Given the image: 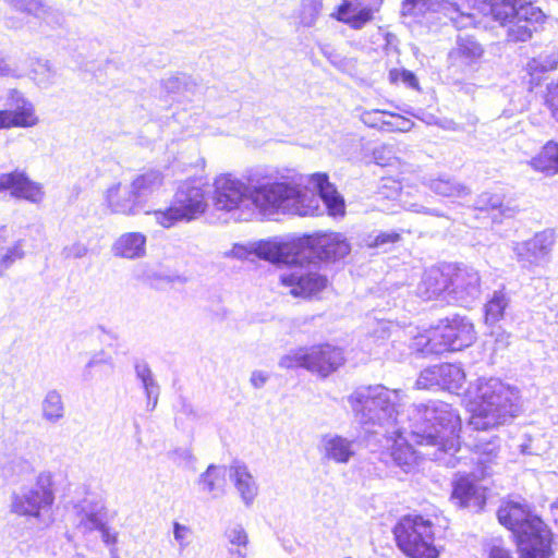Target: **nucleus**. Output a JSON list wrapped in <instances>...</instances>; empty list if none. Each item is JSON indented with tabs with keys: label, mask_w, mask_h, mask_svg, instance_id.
<instances>
[{
	"label": "nucleus",
	"mask_w": 558,
	"mask_h": 558,
	"mask_svg": "<svg viewBox=\"0 0 558 558\" xmlns=\"http://www.w3.org/2000/svg\"><path fill=\"white\" fill-rule=\"evenodd\" d=\"M461 418L457 410L444 401L413 404L409 409L408 426L391 430L395 437L391 458L405 473L414 469L418 457L440 460L454 453L460 446Z\"/></svg>",
	"instance_id": "f257e3e1"
},
{
	"label": "nucleus",
	"mask_w": 558,
	"mask_h": 558,
	"mask_svg": "<svg viewBox=\"0 0 558 558\" xmlns=\"http://www.w3.org/2000/svg\"><path fill=\"white\" fill-rule=\"evenodd\" d=\"M466 395L472 405L469 424L476 430L505 425L520 412L519 391L498 378H478Z\"/></svg>",
	"instance_id": "f03ea898"
},
{
	"label": "nucleus",
	"mask_w": 558,
	"mask_h": 558,
	"mask_svg": "<svg viewBox=\"0 0 558 558\" xmlns=\"http://www.w3.org/2000/svg\"><path fill=\"white\" fill-rule=\"evenodd\" d=\"M487 14L506 31L510 44L526 43L541 33L547 15L532 0H481Z\"/></svg>",
	"instance_id": "7ed1b4c3"
},
{
	"label": "nucleus",
	"mask_w": 558,
	"mask_h": 558,
	"mask_svg": "<svg viewBox=\"0 0 558 558\" xmlns=\"http://www.w3.org/2000/svg\"><path fill=\"white\" fill-rule=\"evenodd\" d=\"M398 400V390H389L381 385L361 386L348 397L359 422L367 428L378 426L385 435L404 425L397 410Z\"/></svg>",
	"instance_id": "20e7f679"
},
{
	"label": "nucleus",
	"mask_w": 558,
	"mask_h": 558,
	"mask_svg": "<svg viewBox=\"0 0 558 558\" xmlns=\"http://www.w3.org/2000/svg\"><path fill=\"white\" fill-rule=\"evenodd\" d=\"M248 198L264 211L290 213L298 216H314L318 203L305 186L293 182H268L250 190Z\"/></svg>",
	"instance_id": "39448f33"
},
{
	"label": "nucleus",
	"mask_w": 558,
	"mask_h": 558,
	"mask_svg": "<svg viewBox=\"0 0 558 558\" xmlns=\"http://www.w3.org/2000/svg\"><path fill=\"white\" fill-rule=\"evenodd\" d=\"M478 275L471 274L454 264L432 266L425 270L418 284V295L424 301H444L461 288L478 286Z\"/></svg>",
	"instance_id": "423d86ee"
},
{
	"label": "nucleus",
	"mask_w": 558,
	"mask_h": 558,
	"mask_svg": "<svg viewBox=\"0 0 558 558\" xmlns=\"http://www.w3.org/2000/svg\"><path fill=\"white\" fill-rule=\"evenodd\" d=\"M398 547L411 558H437L433 523L422 515H405L393 527Z\"/></svg>",
	"instance_id": "0eeeda50"
},
{
	"label": "nucleus",
	"mask_w": 558,
	"mask_h": 558,
	"mask_svg": "<svg viewBox=\"0 0 558 558\" xmlns=\"http://www.w3.org/2000/svg\"><path fill=\"white\" fill-rule=\"evenodd\" d=\"M205 191L193 181H184L173 195L171 204L165 209L155 210L154 216L162 228H171L181 221H192L207 209Z\"/></svg>",
	"instance_id": "6e6552de"
},
{
	"label": "nucleus",
	"mask_w": 558,
	"mask_h": 558,
	"mask_svg": "<svg viewBox=\"0 0 558 558\" xmlns=\"http://www.w3.org/2000/svg\"><path fill=\"white\" fill-rule=\"evenodd\" d=\"M301 259L313 256L322 262L335 263L351 252L348 239L335 231H318L299 235Z\"/></svg>",
	"instance_id": "1a4fd4ad"
},
{
	"label": "nucleus",
	"mask_w": 558,
	"mask_h": 558,
	"mask_svg": "<svg viewBox=\"0 0 558 558\" xmlns=\"http://www.w3.org/2000/svg\"><path fill=\"white\" fill-rule=\"evenodd\" d=\"M476 340L474 325L458 315L441 319L427 331V342L430 349L446 347L448 349H468Z\"/></svg>",
	"instance_id": "9d476101"
},
{
	"label": "nucleus",
	"mask_w": 558,
	"mask_h": 558,
	"mask_svg": "<svg viewBox=\"0 0 558 558\" xmlns=\"http://www.w3.org/2000/svg\"><path fill=\"white\" fill-rule=\"evenodd\" d=\"M279 282L296 299H319L329 287V278L317 268L296 267L280 275Z\"/></svg>",
	"instance_id": "9b49d317"
},
{
	"label": "nucleus",
	"mask_w": 558,
	"mask_h": 558,
	"mask_svg": "<svg viewBox=\"0 0 558 558\" xmlns=\"http://www.w3.org/2000/svg\"><path fill=\"white\" fill-rule=\"evenodd\" d=\"M53 500L49 477L39 476L35 485L22 488L13 495L11 509L19 515L39 518L43 511L51 507Z\"/></svg>",
	"instance_id": "f8f14e48"
},
{
	"label": "nucleus",
	"mask_w": 558,
	"mask_h": 558,
	"mask_svg": "<svg viewBox=\"0 0 558 558\" xmlns=\"http://www.w3.org/2000/svg\"><path fill=\"white\" fill-rule=\"evenodd\" d=\"M464 383V371L457 364L446 363L424 369L416 380V387L418 389H429L439 386L458 393Z\"/></svg>",
	"instance_id": "ddd939ff"
},
{
	"label": "nucleus",
	"mask_w": 558,
	"mask_h": 558,
	"mask_svg": "<svg viewBox=\"0 0 558 558\" xmlns=\"http://www.w3.org/2000/svg\"><path fill=\"white\" fill-rule=\"evenodd\" d=\"M343 362L342 351H310L295 357L286 355L281 359L280 365L287 368L301 366L325 377L341 366Z\"/></svg>",
	"instance_id": "4468645a"
},
{
	"label": "nucleus",
	"mask_w": 558,
	"mask_h": 558,
	"mask_svg": "<svg viewBox=\"0 0 558 558\" xmlns=\"http://www.w3.org/2000/svg\"><path fill=\"white\" fill-rule=\"evenodd\" d=\"M485 49L473 36L460 35L456 46L447 56L448 68L456 72H468L475 70L483 61Z\"/></svg>",
	"instance_id": "2eb2a0df"
},
{
	"label": "nucleus",
	"mask_w": 558,
	"mask_h": 558,
	"mask_svg": "<svg viewBox=\"0 0 558 558\" xmlns=\"http://www.w3.org/2000/svg\"><path fill=\"white\" fill-rule=\"evenodd\" d=\"M497 518L501 525L514 534L515 538L519 534L534 529L533 525H536L534 520H542L532 512L530 505L525 500L504 501L497 511Z\"/></svg>",
	"instance_id": "dca6fc26"
},
{
	"label": "nucleus",
	"mask_w": 558,
	"mask_h": 558,
	"mask_svg": "<svg viewBox=\"0 0 558 558\" xmlns=\"http://www.w3.org/2000/svg\"><path fill=\"white\" fill-rule=\"evenodd\" d=\"M534 529L517 537L518 549L522 558H550L553 533L543 520H536Z\"/></svg>",
	"instance_id": "f3484780"
},
{
	"label": "nucleus",
	"mask_w": 558,
	"mask_h": 558,
	"mask_svg": "<svg viewBox=\"0 0 558 558\" xmlns=\"http://www.w3.org/2000/svg\"><path fill=\"white\" fill-rule=\"evenodd\" d=\"M214 203L220 210L238 209L248 198L250 190L231 174H221L215 180Z\"/></svg>",
	"instance_id": "a211bd4d"
},
{
	"label": "nucleus",
	"mask_w": 558,
	"mask_h": 558,
	"mask_svg": "<svg viewBox=\"0 0 558 558\" xmlns=\"http://www.w3.org/2000/svg\"><path fill=\"white\" fill-rule=\"evenodd\" d=\"M255 254L274 264H295L300 262V239L290 238L286 241H259L254 250Z\"/></svg>",
	"instance_id": "6ab92c4d"
},
{
	"label": "nucleus",
	"mask_w": 558,
	"mask_h": 558,
	"mask_svg": "<svg viewBox=\"0 0 558 558\" xmlns=\"http://www.w3.org/2000/svg\"><path fill=\"white\" fill-rule=\"evenodd\" d=\"M7 191L15 198L32 203H38L44 197L41 185L31 180L24 171L17 169L0 174V193Z\"/></svg>",
	"instance_id": "aec40b11"
},
{
	"label": "nucleus",
	"mask_w": 558,
	"mask_h": 558,
	"mask_svg": "<svg viewBox=\"0 0 558 558\" xmlns=\"http://www.w3.org/2000/svg\"><path fill=\"white\" fill-rule=\"evenodd\" d=\"M383 0H378L376 7L357 5L351 0H342L341 3L331 13V17L341 22L352 29H361L375 19V14L379 12Z\"/></svg>",
	"instance_id": "412c9836"
},
{
	"label": "nucleus",
	"mask_w": 558,
	"mask_h": 558,
	"mask_svg": "<svg viewBox=\"0 0 558 558\" xmlns=\"http://www.w3.org/2000/svg\"><path fill=\"white\" fill-rule=\"evenodd\" d=\"M229 477L242 502L246 507H251L258 495L259 486L247 465L243 462L234 461L229 466Z\"/></svg>",
	"instance_id": "4be33fe9"
},
{
	"label": "nucleus",
	"mask_w": 558,
	"mask_h": 558,
	"mask_svg": "<svg viewBox=\"0 0 558 558\" xmlns=\"http://www.w3.org/2000/svg\"><path fill=\"white\" fill-rule=\"evenodd\" d=\"M38 123L33 104L25 98H19L16 108L0 109V130H9L14 128H32Z\"/></svg>",
	"instance_id": "5701e85b"
},
{
	"label": "nucleus",
	"mask_w": 558,
	"mask_h": 558,
	"mask_svg": "<svg viewBox=\"0 0 558 558\" xmlns=\"http://www.w3.org/2000/svg\"><path fill=\"white\" fill-rule=\"evenodd\" d=\"M451 499L459 507L475 510L482 509L485 504L483 492L465 476L454 482Z\"/></svg>",
	"instance_id": "b1692460"
},
{
	"label": "nucleus",
	"mask_w": 558,
	"mask_h": 558,
	"mask_svg": "<svg viewBox=\"0 0 558 558\" xmlns=\"http://www.w3.org/2000/svg\"><path fill=\"white\" fill-rule=\"evenodd\" d=\"M112 252L120 258L143 257L146 253V236L142 232H125L114 241Z\"/></svg>",
	"instance_id": "393cba45"
},
{
	"label": "nucleus",
	"mask_w": 558,
	"mask_h": 558,
	"mask_svg": "<svg viewBox=\"0 0 558 558\" xmlns=\"http://www.w3.org/2000/svg\"><path fill=\"white\" fill-rule=\"evenodd\" d=\"M354 441L340 435H325L322 439L324 457L336 463H348L354 456Z\"/></svg>",
	"instance_id": "a878e982"
},
{
	"label": "nucleus",
	"mask_w": 558,
	"mask_h": 558,
	"mask_svg": "<svg viewBox=\"0 0 558 558\" xmlns=\"http://www.w3.org/2000/svg\"><path fill=\"white\" fill-rule=\"evenodd\" d=\"M529 165L537 172L546 175L558 173V142H546L539 151L531 158Z\"/></svg>",
	"instance_id": "bb28decb"
},
{
	"label": "nucleus",
	"mask_w": 558,
	"mask_h": 558,
	"mask_svg": "<svg viewBox=\"0 0 558 558\" xmlns=\"http://www.w3.org/2000/svg\"><path fill=\"white\" fill-rule=\"evenodd\" d=\"M136 378L141 381L142 388L146 396V410L153 412L158 403L160 395V386L157 383L153 371L146 362H136L135 364Z\"/></svg>",
	"instance_id": "cd10ccee"
},
{
	"label": "nucleus",
	"mask_w": 558,
	"mask_h": 558,
	"mask_svg": "<svg viewBox=\"0 0 558 558\" xmlns=\"http://www.w3.org/2000/svg\"><path fill=\"white\" fill-rule=\"evenodd\" d=\"M41 418L51 425H57L65 417V404L61 393L51 389L45 395L41 404Z\"/></svg>",
	"instance_id": "c85d7f7f"
},
{
	"label": "nucleus",
	"mask_w": 558,
	"mask_h": 558,
	"mask_svg": "<svg viewBox=\"0 0 558 558\" xmlns=\"http://www.w3.org/2000/svg\"><path fill=\"white\" fill-rule=\"evenodd\" d=\"M225 477L226 470L223 466L210 464L207 470L199 475L198 485L203 492L211 495L213 498H217L225 493Z\"/></svg>",
	"instance_id": "c756f323"
},
{
	"label": "nucleus",
	"mask_w": 558,
	"mask_h": 558,
	"mask_svg": "<svg viewBox=\"0 0 558 558\" xmlns=\"http://www.w3.org/2000/svg\"><path fill=\"white\" fill-rule=\"evenodd\" d=\"M162 185V175L155 171H149L137 175L131 183L129 198L136 203L140 197L150 194Z\"/></svg>",
	"instance_id": "7c9ffc66"
},
{
	"label": "nucleus",
	"mask_w": 558,
	"mask_h": 558,
	"mask_svg": "<svg viewBox=\"0 0 558 558\" xmlns=\"http://www.w3.org/2000/svg\"><path fill=\"white\" fill-rule=\"evenodd\" d=\"M437 0H402L400 15L411 22L421 23L430 12H435Z\"/></svg>",
	"instance_id": "2f4dec72"
},
{
	"label": "nucleus",
	"mask_w": 558,
	"mask_h": 558,
	"mask_svg": "<svg viewBox=\"0 0 558 558\" xmlns=\"http://www.w3.org/2000/svg\"><path fill=\"white\" fill-rule=\"evenodd\" d=\"M105 523V514L102 508L84 507L77 514L76 529L82 533L86 534L93 531H98Z\"/></svg>",
	"instance_id": "473e14b6"
},
{
	"label": "nucleus",
	"mask_w": 558,
	"mask_h": 558,
	"mask_svg": "<svg viewBox=\"0 0 558 558\" xmlns=\"http://www.w3.org/2000/svg\"><path fill=\"white\" fill-rule=\"evenodd\" d=\"M508 299L505 293L497 291L485 304L484 320L486 324H496L505 316Z\"/></svg>",
	"instance_id": "72a5a7b5"
},
{
	"label": "nucleus",
	"mask_w": 558,
	"mask_h": 558,
	"mask_svg": "<svg viewBox=\"0 0 558 558\" xmlns=\"http://www.w3.org/2000/svg\"><path fill=\"white\" fill-rule=\"evenodd\" d=\"M475 452L478 454V463L487 469V464L492 463L499 452V438L494 436L489 439L481 438L474 446Z\"/></svg>",
	"instance_id": "f704fd0d"
},
{
	"label": "nucleus",
	"mask_w": 558,
	"mask_h": 558,
	"mask_svg": "<svg viewBox=\"0 0 558 558\" xmlns=\"http://www.w3.org/2000/svg\"><path fill=\"white\" fill-rule=\"evenodd\" d=\"M381 118L388 124L385 125V132H408L414 125L411 117L389 110L381 109Z\"/></svg>",
	"instance_id": "c9c22d12"
},
{
	"label": "nucleus",
	"mask_w": 558,
	"mask_h": 558,
	"mask_svg": "<svg viewBox=\"0 0 558 558\" xmlns=\"http://www.w3.org/2000/svg\"><path fill=\"white\" fill-rule=\"evenodd\" d=\"M555 232L553 230H543L537 232L529 242V251L534 255H546L555 244Z\"/></svg>",
	"instance_id": "e433bc0d"
},
{
	"label": "nucleus",
	"mask_w": 558,
	"mask_h": 558,
	"mask_svg": "<svg viewBox=\"0 0 558 558\" xmlns=\"http://www.w3.org/2000/svg\"><path fill=\"white\" fill-rule=\"evenodd\" d=\"M226 537L231 545L238 546V549H230V554L236 555L239 558H246V553L242 550L248 544V537L244 527L240 524L230 526L226 531Z\"/></svg>",
	"instance_id": "4c0bfd02"
},
{
	"label": "nucleus",
	"mask_w": 558,
	"mask_h": 558,
	"mask_svg": "<svg viewBox=\"0 0 558 558\" xmlns=\"http://www.w3.org/2000/svg\"><path fill=\"white\" fill-rule=\"evenodd\" d=\"M388 80L392 85L404 84L414 90H420V83L416 75L409 70L397 68L390 69L388 72Z\"/></svg>",
	"instance_id": "58836bf2"
},
{
	"label": "nucleus",
	"mask_w": 558,
	"mask_h": 558,
	"mask_svg": "<svg viewBox=\"0 0 558 558\" xmlns=\"http://www.w3.org/2000/svg\"><path fill=\"white\" fill-rule=\"evenodd\" d=\"M107 206L113 213H124L125 197L121 194V183L113 184L106 192Z\"/></svg>",
	"instance_id": "ea45409f"
},
{
	"label": "nucleus",
	"mask_w": 558,
	"mask_h": 558,
	"mask_svg": "<svg viewBox=\"0 0 558 558\" xmlns=\"http://www.w3.org/2000/svg\"><path fill=\"white\" fill-rule=\"evenodd\" d=\"M402 187V180L392 177H384L381 178L378 194L383 198H396L401 194Z\"/></svg>",
	"instance_id": "a19ab883"
},
{
	"label": "nucleus",
	"mask_w": 558,
	"mask_h": 558,
	"mask_svg": "<svg viewBox=\"0 0 558 558\" xmlns=\"http://www.w3.org/2000/svg\"><path fill=\"white\" fill-rule=\"evenodd\" d=\"M323 202L326 205L327 213L332 217H342L345 213V204L343 197L339 194L338 191H335L324 197H322Z\"/></svg>",
	"instance_id": "79ce46f5"
},
{
	"label": "nucleus",
	"mask_w": 558,
	"mask_h": 558,
	"mask_svg": "<svg viewBox=\"0 0 558 558\" xmlns=\"http://www.w3.org/2000/svg\"><path fill=\"white\" fill-rule=\"evenodd\" d=\"M362 123L369 128L385 132L386 122L381 118V109L363 110L360 114Z\"/></svg>",
	"instance_id": "37998d69"
},
{
	"label": "nucleus",
	"mask_w": 558,
	"mask_h": 558,
	"mask_svg": "<svg viewBox=\"0 0 558 558\" xmlns=\"http://www.w3.org/2000/svg\"><path fill=\"white\" fill-rule=\"evenodd\" d=\"M310 181L315 185L320 198L337 191L335 184L329 181V175L326 172L312 173Z\"/></svg>",
	"instance_id": "c03bdc74"
},
{
	"label": "nucleus",
	"mask_w": 558,
	"mask_h": 558,
	"mask_svg": "<svg viewBox=\"0 0 558 558\" xmlns=\"http://www.w3.org/2000/svg\"><path fill=\"white\" fill-rule=\"evenodd\" d=\"M544 104L551 117L558 121V81L547 86Z\"/></svg>",
	"instance_id": "a18cd8bd"
},
{
	"label": "nucleus",
	"mask_w": 558,
	"mask_h": 558,
	"mask_svg": "<svg viewBox=\"0 0 558 558\" xmlns=\"http://www.w3.org/2000/svg\"><path fill=\"white\" fill-rule=\"evenodd\" d=\"M400 240H401L400 232H397V231L380 232L371 240V242L368 243V246L372 248H376V247H380L384 245L398 243Z\"/></svg>",
	"instance_id": "49530a36"
},
{
	"label": "nucleus",
	"mask_w": 558,
	"mask_h": 558,
	"mask_svg": "<svg viewBox=\"0 0 558 558\" xmlns=\"http://www.w3.org/2000/svg\"><path fill=\"white\" fill-rule=\"evenodd\" d=\"M373 156L375 162L381 167L391 166L395 160H398L393 149L386 145L375 149Z\"/></svg>",
	"instance_id": "de8ad7c7"
},
{
	"label": "nucleus",
	"mask_w": 558,
	"mask_h": 558,
	"mask_svg": "<svg viewBox=\"0 0 558 558\" xmlns=\"http://www.w3.org/2000/svg\"><path fill=\"white\" fill-rule=\"evenodd\" d=\"M25 255L22 243L16 242L12 247H10L7 253L1 258V264L3 267H9L12 263L17 259L23 258Z\"/></svg>",
	"instance_id": "09e8293b"
},
{
	"label": "nucleus",
	"mask_w": 558,
	"mask_h": 558,
	"mask_svg": "<svg viewBox=\"0 0 558 558\" xmlns=\"http://www.w3.org/2000/svg\"><path fill=\"white\" fill-rule=\"evenodd\" d=\"M191 534L189 526L174 522L173 524V536L179 543L180 549L183 550L189 545L187 538Z\"/></svg>",
	"instance_id": "8fccbe9b"
},
{
	"label": "nucleus",
	"mask_w": 558,
	"mask_h": 558,
	"mask_svg": "<svg viewBox=\"0 0 558 558\" xmlns=\"http://www.w3.org/2000/svg\"><path fill=\"white\" fill-rule=\"evenodd\" d=\"M171 458L179 464L190 465L194 462V457L191 450L185 448L175 449L171 452Z\"/></svg>",
	"instance_id": "3c124183"
},
{
	"label": "nucleus",
	"mask_w": 558,
	"mask_h": 558,
	"mask_svg": "<svg viewBox=\"0 0 558 558\" xmlns=\"http://www.w3.org/2000/svg\"><path fill=\"white\" fill-rule=\"evenodd\" d=\"M489 558H513V556L500 543H494L489 548Z\"/></svg>",
	"instance_id": "603ef678"
},
{
	"label": "nucleus",
	"mask_w": 558,
	"mask_h": 558,
	"mask_svg": "<svg viewBox=\"0 0 558 558\" xmlns=\"http://www.w3.org/2000/svg\"><path fill=\"white\" fill-rule=\"evenodd\" d=\"M101 533V539L106 545H111L114 547L118 542V534L111 532V530L106 525V522L102 524V527L98 530Z\"/></svg>",
	"instance_id": "864d4df0"
},
{
	"label": "nucleus",
	"mask_w": 558,
	"mask_h": 558,
	"mask_svg": "<svg viewBox=\"0 0 558 558\" xmlns=\"http://www.w3.org/2000/svg\"><path fill=\"white\" fill-rule=\"evenodd\" d=\"M251 384L255 388H262L268 380V375L262 371H254L251 375Z\"/></svg>",
	"instance_id": "5fc2aeb1"
},
{
	"label": "nucleus",
	"mask_w": 558,
	"mask_h": 558,
	"mask_svg": "<svg viewBox=\"0 0 558 558\" xmlns=\"http://www.w3.org/2000/svg\"><path fill=\"white\" fill-rule=\"evenodd\" d=\"M551 517L558 526V499L550 505Z\"/></svg>",
	"instance_id": "6e6d98bb"
},
{
	"label": "nucleus",
	"mask_w": 558,
	"mask_h": 558,
	"mask_svg": "<svg viewBox=\"0 0 558 558\" xmlns=\"http://www.w3.org/2000/svg\"><path fill=\"white\" fill-rule=\"evenodd\" d=\"M110 555L111 557L110 558H119L118 556V549L116 547H111L110 548Z\"/></svg>",
	"instance_id": "4d7b16f0"
},
{
	"label": "nucleus",
	"mask_w": 558,
	"mask_h": 558,
	"mask_svg": "<svg viewBox=\"0 0 558 558\" xmlns=\"http://www.w3.org/2000/svg\"><path fill=\"white\" fill-rule=\"evenodd\" d=\"M3 70H4V69H3V66H2V60L0 59V74L2 73V71H3Z\"/></svg>",
	"instance_id": "13d9d810"
}]
</instances>
